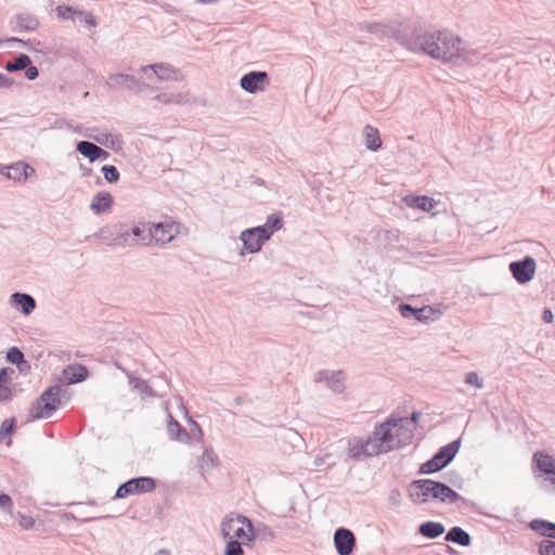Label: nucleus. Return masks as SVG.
Segmentation results:
<instances>
[{"label":"nucleus","mask_w":555,"mask_h":555,"mask_svg":"<svg viewBox=\"0 0 555 555\" xmlns=\"http://www.w3.org/2000/svg\"><path fill=\"white\" fill-rule=\"evenodd\" d=\"M413 52H424L436 60L461 63L466 60L463 41L447 31H414L405 41Z\"/></svg>","instance_id":"1"},{"label":"nucleus","mask_w":555,"mask_h":555,"mask_svg":"<svg viewBox=\"0 0 555 555\" xmlns=\"http://www.w3.org/2000/svg\"><path fill=\"white\" fill-rule=\"evenodd\" d=\"M406 417H388L385 422L376 424L370 434L379 454L399 450L412 442L413 428L408 427Z\"/></svg>","instance_id":"2"},{"label":"nucleus","mask_w":555,"mask_h":555,"mask_svg":"<svg viewBox=\"0 0 555 555\" xmlns=\"http://www.w3.org/2000/svg\"><path fill=\"white\" fill-rule=\"evenodd\" d=\"M409 495L415 503H426L429 499L441 503L452 504L461 501L466 504L467 500L460 495L448 485L433 479H418L411 482Z\"/></svg>","instance_id":"3"},{"label":"nucleus","mask_w":555,"mask_h":555,"mask_svg":"<svg viewBox=\"0 0 555 555\" xmlns=\"http://www.w3.org/2000/svg\"><path fill=\"white\" fill-rule=\"evenodd\" d=\"M220 531L224 539H235L243 543L254 541V527L251 520L244 515L230 513L221 521Z\"/></svg>","instance_id":"4"},{"label":"nucleus","mask_w":555,"mask_h":555,"mask_svg":"<svg viewBox=\"0 0 555 555\" xmlns=\"http://www.w3.org/2000/svg\"><path fill=\"white\" fill-rule=\"evenodd\" d=\"M460 447L461 439H455L452 442L441 447L430 460L421 465L420 473L434 474L441 470L453 461L460 450Z\"/></svg>","instance_id":"5"},{"label":"nucleus","mask_w":555,"mask_h":555,"mask_svg":"<svg viewBox=\"0 0 555 555\" xmlns=\"http://www.w3.org/2000/svg\"><path fill=\"white\" fill-rule=\"evenodd\" d=\"M61 392L62 388L57 385L47 388L37 399L36 404L33 408V417L49 418L52 416L61 403Z\"/></svg>","instance_id":"6"},{"label":"nucleus","mask_w":555,"mask_h":555,"mask_svg":"<svg viewBox=\"0 0 555 555\" xmlns=\"http://www.w3.org/2000/svg\"><path fill=\"white\" fill-rule=\"evenodd\" d=\"M156 488V481L154 478L149 476H141L131 478L121 483L113 499H125L130 495H139L154 491Z\"/></svg>","instance_id":"7"},{"label":"nucleus","mask_w":555,"mask_h":555,"mask_svg":"<svg viewBox=\"0 0 555 555\" xmlns=\"http://www.w3.org/2000/svg\"><path fill=\"white\" fill-rule=\"evenodd\" d=\"M271 237V231H268L263 227H255L246 229L241 232L240 240L243 243V248L240 251L241 256L245 254L258 253L263 243Z\"/></svg>","instance_id":"8"},{"label":"nucleus","mask_w":555,"mask_h":555,"mask_svg":"<svg viewBox=\"0 0 555 555\" xmlns=\"http://www.w3.org/2000/svg\"><path fill=\"white\" fill-rule=\"evenodd\" d=\"M348 456L354 461H362L366 457L377 456L379 453L375 448L371 435L366 438L354 437L348 441Z\"/></svg>","instance_id":"9"},{"label":"nucleus","mask_w":555,"mask_h":555,"mask_svg":"<svg viewBox=\"0 0 555 555\" xmlns=\"http://www.w3.org/2000/svg\"><path fill=\"white\" fill-rule=\"evenodd\" d=\"M508 268L513 278L519 284H526L533 279L537 269V262L531 256H526L521 260L512 261Z\"/></svg>","instance_id":"10"},{"label":"nucleus","mask_w":555,"mask_h":555,"mask_svg":"<svg viewBox=\"0 0 555 555\" xmlns=\"http://www.w3.org/2000/svg\"><path fill=\"white\" fill-rule=\"evenodd\" d=\"M268 85L269 75L263 70H251L240 79V87L251 94L263 91Z\"/></svg>","instance_id":"11"},{"label":"nucleus","mask_w":555,"mask_h":555,"mask_svg":"<svg viewBox=\"0 0 555 555\" xmlns=\"http://www.w3.org/2000/svg\"><path fill=\"white\" fill-rule=\"evenodd\" d=\"M178 234V225L175 223L159 222L150 228L151 237L160 245L170 243Z\"/></svg>","instance_id":"12"},{"label":"nucleus","mask_w":555,"mask_h":555,"mask_svg":"<svg viewBox=\"0 0 555 555\" xmlns=\"http://www.w3.org/2000/svg\"><path fill=\"white\" fill-rule=\"evenodd\" d=\"M334 543L339 555H351L356 546V537L347 528H338L334 533Z\"/></svg>","instance_id":"13"},{"label":"nucleus","mask_w":555,"mask_h":555,"mask_svg":"<svg viewBox=\"0 0 555 555\" xmlns=\"http://www.w3.org/2000/svg\"><path fill=\"white\" fill-rule=\"evenodd\" d=\"M399 311L401 315L405 319H415L418 322L427 323L433 321L435 310L430 306H424L422 308H414L409 304L402 302L399 305Z\"/></svg>","instance_id":"14"},{"label":"nucleus","mask_w":555,"mask_h":555,"mask_svg":"<svg viewBox=\"0 0 555 555\" xmlns=\"http://www.w3.org/2000/svg\"><path fill=\"white\" fill-rule=\"evenodd\" d=\"M315 380L325 382L327 387L336 393H341L345 390L344 374L341 371H319Z\"/></svg>","instance_id":"15"},{"label":"nucleus","mask_w":555,"mask_h":555,"mask_svg":"<svg viewBox=\"0 0 555 555\" xmlns=\"http://www.w3.org/2000/svg\"><path fill=\"white\" fill-rule=\"evenodd\" d=\"M106 83L111 89H137L138 92H141V82L134 76L128 74H113L108 77Z\"/></svg>","instance_id":"16"},{"label":"nucleus","mask_w":555,"mask_h":555,"mask_svg":"<svg viewBox=\"0 0 555 555\" xmlns=\"http://www.w3.org/2000/svg\"><path fill=\"white\" fill-rule=\"evenodd\" d=\"M533 470H539L543 475H552L555 473V459L542 451H538L532 456Z\"/></svg>","instance_id":"17"},{"label":"nucleus","mask_w":555,"mask_h":555,"mask_svg":"<svg viewBox=\"0 0 555 555\" xmlns=\"http://www.w3.org/2000/svg\"><path fill=\"white\" fill-rule=\"evenodd\" d=\"M10 304L20 309L25 315H29L36 308L35 298L26 293H13L10 297Z\"/></svg>","instance_id":"18"},{"label":"nucleus","mask_w":555,"mask_h":555,"mask_svg":"<svg viewBox=\"0 0 555 555\" xmlns=\"http://www.w3.org/2000/svg\"><path fill=\"white\" fill-rule=\"evenodd\" d=\"M93 237L99 240L100 242L108 245V246H120V245H132V241L130 242V234L128 231L124 233H118L114 237L106 235V230L101 229L99 232L93 234Z\"/></svg>","instance_id":"19"},{"label":"nucleus","mask_w":555,"mask_h":555,"mask_svg":"<svg viewBox=\"0 0 555 555\" xmlns=\"http://www.w3.org/2000/svg\"><path fill=\"white\" fill-rule=\"evenodd\" d=\"M114 198L108 192H98L90 204V209L96 214H103L111 209Z\"/></svg>","instance_id":"20"},{"label":"nucleus","mask_w":555,"mask_h":555,"mask_svg":"<svg viewBox=\"0 0 555 555\" xmlns=\"http://www.w3.org/2000/svg\"><path fill=\"white\" fill-rule=\"evenodd\" d=\"M88 376V370L80 364L68 365L63 370V380L70 385L85 380Z\"/></svg>","instance_id":"21"},{"label":"nucleus","mask_w":555,"mask_h":555,"mask_svg":"<svg viewBox=\"0 0 555 555\" xmlns=\"http://www.w3.org/2000/svg\"><path fill=\"white\" fill-rule=\"evenodd\" d=\"M167 433L169 438L175 441L188 442L190 439L189 433L175 420L170 413L168 414Z\"/></svg>","instance_id":"22"},{"label":"nucleus","mask_w":555,"mask_h":555,"mask_svg":"<svg viewBox=\"0 0 555 555\" xmlns=\"http://www.w3.org/2000/svg\"><path fill=\"white\" fill-rule=\"evenodd\" d=\"M405 204L409 207L417 208L423 211H431L436 208L437 202L425 195H412L404 198Z\"/></svg>","instance_id":"23"},{"label":"nucleus","mask_w":555,"mask_h":555,"mask_svg":"<svg viewBox=\"0 0 555 555\" xmlns=\"http://www.w3.org/2000/svg\"><path fill=\"white\" fill-rule=\"evenodd\" d=\"M529 528L548 540H555V524L544 519H532Z\"/></svg>","instance_id":"24"},{"label":"nucleus","mask_w":555,"mask_h":555,"mask_svg":"<svg viewBox=\"0 0 555 555\" xmlns=\"http://www.w3.org/2000/svg\"><path fill=\"white\" fill-rule=\"evenodd\" d=\"M444 540L447 542H452L459 544L461 546H469L472 543V538L467 531H465L461 527H452L446 534Z\"/></svg>","instance_id":"25"},{"label":"nucleus","mask_w":555,"mask_h":555,"mask_svg":"<svg viewBox=\"0 0 555 555\" xmlns=\"http://www.w3.org/2000/svg\"><path fill=\"white\" fill-rule=\"evenodd\" d=\"M446 530L442 522L439 521H425L420 525L418 533L427 539H436L440 537Z\"/></svg>","instance_id":"26"},{"label":"nucleus","mask_w":555,"mask_h":555,"mask_svg":"<svg viewBox=\"0 0 555 555\" xmlns=\"http://www.w3.org/2000/svg\"><path fill=\"white\" fill-rule=\"evenodd\" d=\"M27 169H30L31 172H35V169L31 166L24 163H15L11 166L3 167L1 169V173L8 179L21 181L23 173H25V170Z\"/></svg>","instance_id":"27"},{"label":"nucleus","mask_w":555,"mask_h":555,"mask_svg":"<svg viewBox=\"0 0 555 555\" xmlns=\"http://www.w3.org/2000/svg\"><path fill=\"white\" fill-rule=\"evenodd\" d=\"M15 26L13 30L23 31V30H35L39 26L38 20L27 13L17 14L14 17Z\"/></svg>","instance_id":"28"},{"label":"nucleus","mask_w":555,"mask_h":555,"mask_svg":"<svg viewBox=\"0 0 555 555\" xmlns=\"http://www.w3.org/2000/svg\"><path fill=\"white\" fill-rule=\"evenodd\" d=\"M152 69L159 80H171L175 78L176 70L172 66L164 63L151 64L142 67V72Z\"/></svg>","instance_id":"29"},{"label":"nucleus","mask_w":555,"mask_h":555,"mask_svg":"<svg viewBox=\"0 0 555 555\" xmlns=\"http://www.w3.org/2000/svg\"><path fill=\"white\" fill-rule=\"evenodd\" d=\"M365 146L370 151H377L382 146V139L377 128L366 125L364 127Z\"/></svg>","instance_id":"30"},{"label":"nucleus","mask_w":555,"mask_h":555,"mask_svg":"<svg viewBox=\"0 0 555 555\" xmlns=\"http://www.w3.org/2000/svg\"><path fill=\"white\" fill-rule=\"evenodd\" d=\"M94 141L112 150H118L121 146L122 140L120 137L113 135L107 132H102L96 135H89Z\"/></svg>","instance_id":"31"},{"label":"nucleus","mask_w":555,"mask_h":555,"mask_svg":"<svg viewBox=\"0 0 555 555\" xmlns=\"http://www.w3.org/2000/svg\"><path fill=\"white\" fill-rule=\"evenodd\" d=\"M10 372H12V370L8 367L0 370V402L9 401L12 399V390L7 385L10 379Z\"/></svg>","instance_id":"32"},{"label":"nucleus","mask_w":555,"mask_h":555,"mask_svg":"<svg viewBox=\"0 0 555 555\" xmlns=\"http://www.w3.org/2000/svg\"><path fill=\"white\" fill-rule=\"evenodd\" d=\"M218 457L212 450V448L207 447L205 448L201 459H199V468L201 470L207 472L214 468L217 465Z\"/></svg>","instance_id":"33"},{"label":"nucleus","mask_w":555,"mask_h":555,"mask_svg":"<svg viewBox=\"0 0 555 555\" xmlns=\"http://www.w3.org/2000/svg\"><path fill=\"white\" fill-rule=\"evenodd\" d=\"M99 146L90 141H79L76 145V151L87 157L91 163L95 162Z\"/></svg>","instance_id":"34"},{"label":"nucleus","mask_w":555,"mask_h":555,"mask_svg":"<svg viewBox=\"0 0 555 555\" xmlns=\"http://www.w3.org/2000/svg\"><path fill=\"white\" fill-rule=\"evenodd\" d=\"M31 64V60L27 54L21 53L13 61L5 63L4 68L8 72L23 70L27 65Z\"/></svg>","instance_id":"35"},{"label":"nucleus","mask_w":555,"mask_h":555,"mask_svg":"<svg viewBox=\"0 0 555 555\" xmlns=\"http://www.w3.org/2000/svg\"><path fill=\"white\" fill-rule=\"evenodd\" d=\"M16 420L8 418L4 420L0 426V439L2 442H5V444H11V435L15 430Z\"/></svg>","instance_id":"36"},{"label":"nucleus","mask_w":555,"mask_h":555,"mask_svg":"<svg viewBox=\"0 0 555 555\" xmlns=\"http://www.w3.org/2000/svg\"><path fill=\"white\" fill-rule=\"evenodd\" d=\"M130 384L133 389L138 390L140 393L146 397H156L155 391L150 387L146 380L141 378H131Z\"/></svg>","instance_id":"37"},{"label":"nucleus","mask_w":555,"mask_h":555,"mask_svg":"<svg viewBox=\"0 0 555 555\" xmlns=\"http://www.w3.org/2000/svg\"><path fill=\"white\" fill-rule=\"evenodd\" d=\"M261 227L266 228L268 231H271L272 235L275 231L280 230L283 227L282 217L275 214L269 215L266 223L262 224Z\"/></svg>","instance_id":"38"},{"label":"nucleus","mask_w":555,"mask_h":555,"mask_svg":"<svg viewBox=\"0 0 555 555\" xmlns=\"http://www.w3.org/2000/svg\"><path fill=\"white\" fill-rule=\"evenodd\" d=\"M243 544V542H240L235 539L228 540L224 547V555H245Z\"/></svg>","instance_id":"39"},{"label":"nucleus","mask_w":555,"mask_h":555,"mask_svg":"<svg viewBox=\"0 0 555 555\" xmlns=\"http://www.w3.org/2000/svg\"><path fill=\"white\" fill-rule=\"evenodd\" d=\"M79 10L70 7V5H57L55 9L56 15L63 20H76L77 12Z\"/></svg>","instance_id":"40"},{"label":"nucleus","mask_w":555,"mask_h":555,"mask_svg":"<svg viewBox=\"0 0 555 555\" xmlns=\"http://www.w3.org/2000/svg\"><path fill=\"white\" fill-rule=\"evenodd\" d=\"M101 171L104 176V179L108 182V183H116L118 180H119V171L118 169L113 166V165H104L102 168H101Z\"/></svg>","instance_id":"41"},{"label":"nucleus","mask_w":555,"mask_h":555,"mask_svg":"<svg viewBox=\"0 0 555 555\" xmlns=\"http://www.w3.org/2000/svg\"><path fill=\"white\" fill-rule=\"evenodd\" d=\"M359 29L370 34H375L379 37L384 35V25L380 23L362 22L359 24Z\"/></svg>","instance_id":"42"},{"label":"nucleus","mask_w":555,"mask_h":555,"mask_svg":"<svg viewBox=\"0 0 555 555\" xmlns=\"http://www.w3.org/2000/svg\"><path fill=\"white\" fill-rule=\"evenodd\" d=\"M539 555H555V541L544 539L538 544Z\"/></svg>","instance_id":"43"},{"label":"nucleus","mask_w":555,"mask_h":555,"mask_svg":"<svg viewBox=\"0 0 555 555\" xmlns=\"http://www.w3.org/2000/svg\"><path fill=\"white\" fill-rule=\"evenodd\" d=\"M155 99L157 101L166 103V104H170V103L181 104L183 102V96L181 94H176V93H160V94L156 95Z\"/></svg>","instance_id":"44"},{"label":"nucleus","mask_w":555,"mask_h":555,"mask_svg":"<svg viewBox=\"0 0 555 555\" xmlns=\"http://www.w3.org/2000/svg\"><path fill=\"white\" fill-rule=\"evenodd\" d=\"M24 358V353L17 347L9 348L7 352V360L12 364H20L22 359Z\"/></svg>","instance_id":"45"},{"label":"nucleus","mask_w":555,"mask_h":555,"mask_svg":"<svg viewBox=\"0 0 555 555\" xmlns=\"http://www.w3.org/2000/svg\"><path fill=\"white\" fill-rule=\"evenodd\" d=\"M76 18L80 20L81 22L86 23L87 25H89L91 27H95L98 25V21H96L95 16L90 12L79 10L77 12Z\"/></svg>","instance_id":"46"},{"label":"nucleus","mask_w":555,"mask_h":555,"mask_svg":"<svg viewBox=\"0 0 555 555\" xmlns=\"http://www.w3.org/2000/svg\"><path fill=\"white\" fill-rule=\"evenodd\" d=\"M465 383L481 389L483 387L482 379L478 376L477 372H468L465 376Z\"/></svg>","instance_id":"47"},{"label":"nucleus","mask_w":555,"mask_h":555,"mask_svg":"<svg viewBox=\"0 0 555 555\" xmlns=\"http://www.w3.org/2000/svg\"><path fill=\"white\" fill-rule=\"evenodd\" d=\"M13 506V502L10 495L5 493L0 494V508L11 513Z\"/></svg>","instance_id":"48"},{"label":"nucleus","mask_w":555,"mask_h":555,"mask_svg":"<svg viewBox=\"0 0 555 555\" xmlns=\"http://www.w3.org/2000/svg\"><path fill=\"white\" fill-rule=\"evenodd\" d=\"M18 516H20V526L23 529L29 530L34 527L35 519L31 516L23 515L21 513H18Z\"/></svg>","instance_id":"49"},{"label":"nucleus","mask_w":555,"mask_h":555,"mask_svg":"<svg viewBox=\"0 0 555 555\" xmlns=\"http://www.w3.org/2000/svg\"><path fill=\"white\" fill-rule=\"evenodd\" d=\"M23 70H25V76L29 80H35L39 76L38 68L36 66H33L31 64L27 65V67Z\"/></svg>","instance_id":"50"},{"label":"nucleus","mask_w":555,"mask_h":555,"mask_svg":"<svg viewBox=\"0 0 555 555\" xmlns=\"http://www.w3.org/2000/svg\"><path fill=\"white\" fill-rule=\"evenodd\" d=\"M377 236L379 238H384V240H390V238L397 240L398 231L378 230Z\"/></svg>","instance_id":"51"},{"label":"nucleus","mask_w":555,"mask_h":555,"mask_svg":"<svg viewBox=\"0 0 555 555\" xmlns=\"http://www.w3.org/2000/svg\"><path fill=\"white\" fill-rule=\"evenodd\" d=\"M13 85V79L4 74L0 73V88H9Z\"/></svg>","instance_id":"52"},{"label":"nucleus","mask_w":555,"mask_h":555,"mask_svg":"<svg viewBox=\"0 0 555 555\" xmlns=\"http://www.w3.org/2000/svg\"><path fill=\"white\" fill-rule=\"evenodd\" d=\"M421 417V412H417V411H414L412 414H411V417L408 418V423L409 425H406L408 427L410 428H413V431L415 430V424L417 423V421L420 420Z\"/></svg>","instance_id":"53"},{"label":"nucleus","mask_w":555,"mask_h":555,"mask_svg":"<svg viewBox=\"0 0 555 555\" xmlns=\"http://www.w3.org/2000/svg\"><path fill=\"white\" fill-rule=\"evenodd\" d=\"M553 312L551 309H545L542 313V320L544 323H551L553 321Z\"/></svg>","instance_id":"54"},{"label":"nucleus","mask_w":555,"mask_h":555,"mask_svg":"<svg viewBox=\"0 0 555 555\" xmlns=\"http://www.w3.org/2000/svg\"><path fill=\"white\" fill-rule=\"evenodd\" d=\"M20 372H26L30 369L29 363L25 360V358L22 359V362L20 364H16Z\"/></svg>","instance_id":"55"},{"label":"nucleus","mask_w":555,"mask_h":555,"mask_svg":"<svg viewBox=\"0 0 555 555\" xmlns=\"http://www.w3.org/2000/svg\"><path fill=\"white\" fill-rule=\"evenodd\" d=\"M109 154L103 150L102 147L99 146V150L96 152V156H95V160L98 159H106L108 158Z\"/></svg>","instance_id":"56"},{"label":"nucleus","mask_w":555,"mask_h":555,"mask_svg":"<svg viewBox=\"0 0 555 555\" xmlns=\"http://www.w3.org/2000/svg\"><path fill=\"white\" fill-rule=\"evenodd\" d=\"M8 42H16V43H20L22 46H24L26 49L30 50L29 47H28V43L23 40V39H20V38H16V37H11L9 39H7Z\"/></svg>","instance_id":"57"},{"label":"nucleus","mask_w":555,"mask_h":555,"mask_svg":"<svg viewBox=\"0 0 555 555\" xmlns=\"http://www.w3.org/2000/svg\"><path fill=\"white\" fill-rule=\"evenodd\" d=\"M328 457H330V455H326V456H323V457H321V456L315 457L314 461H313L314 466H321V465L325 464L326 463V459H328Z\"/></svg>","instance_id":"58"},{"label":"nucleus","mask_w":555,"mask_h":555,"mask_svg":"<svg viewBox=\"0 0 555 555\" xmlns=\"http://www.w3.org/2000/svg\"><path fill=\"white\" fill-rule=\"evenodd\" d=\"M129 234H132L135 237H140L143 234V230L140 227H133L131 229V232H129Z\"/></svg>","instance_id":"59"},{"label":"nucleus","mask_w":555,"mask_h":555,"mask_svg":"<svg viewBox=\"0 0 555 555\" xmlns=\"http://www.w3.org/2000/svg\"><path fill=\"white\" fill-rule=\"evenodd\" d=\"M545 480H546V481H550V482H551V485H552V486L554 487V489H555V472H554L552 475L547 476V478H546Z\"/></svg>","instance_id":"60"},{"label":"nucleus","mask_w":555,"mask_h":555,"mask_svg":"<svg viewBox=\"0 0 555 555\" xmlns=\"http://www.w3.org/2000/svg\"><path fill=\"white\" fill-rule=\"evenodd\" d=\"M34 172L30 171V169H27L25 170V173H23V178L22 179H27L29 175H33Z\"/></svg>","instance_id":"61"},{"label":"nucleus","mask_w":555,"mask_h":555,"mask_svg":"<svg viewBox=\"0 0 555 555\" xmlns=\"http://www.w3.org/2000/svg\"><path fill=\"white\" fill-rule=\"evenodd\" d=\"M156 555H169L168 551L160 550Z\"/></svg>","instance_id":"62"},{"label":"nucleus","mask_w":555,"mask_h":555,"mask_svg":"<svg viewBox=\"0 0 555 555\" xmlns=\"http://www.w3.org/2000/svg\"><path fill=\"white\" fill-rule=\"evenodd\" d=\"M193 424L196 427V429L198 430L199 435L202 436V430H201V427L198 426V424L195 422Z\"/></svg>","instance_id":"63"},{"label":"nucleus","mask_w":555,"mask_h":555,"mask_svg":"<svg viewBox=\"0 0 555 555\" xmlns=\"http://www.w3.org/2000/svg\"><path fill=\"white\" fill-rule=\"evenodd\" d=\"M146 88H149V86L141 83V91L145 90Z\"/></svg>","instance_id":"64"}]
</instances>
